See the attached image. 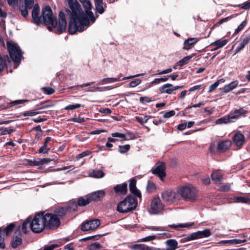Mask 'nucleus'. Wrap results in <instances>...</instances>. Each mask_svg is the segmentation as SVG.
Instances as JSON below:
<instances>
[{"label":"nucleus","mask_w":250,"mask_h":250,"mask_svg":"<svg viewBox=\"0 0 250 250\" xmlns=\"http://www.w3.org/2000/svg\"><path fill=\"white\" fill-rule=\"evenodd\" d=\"M70 10L67 11L70 18L69 23V32L71 34H75L77 31H83L84 26H88L90 21L94 23L96 18L94 16L91 10L92 8V4L89 0H81L86 15L81 8V5L76 0H67Z\"/></svg>","instance_id":"1"},{"label":"nucleus","mask_w":250,"mask_h":250,"mask_svg":"<svg viewBox=\"0 0 250 250\" xmlns=\"http://www.w3.org/2000/svg\"><path fill=\"white\" fill-rule=\"evenodd\" d=\"M137 206V201L131 196H127L117 206V210L121 213H126L134 209Z\"/></svg>","instance_id":"2"},{"label":"nucleus","mask_w":250,"mask_h":250,"mask_svg":"<svg viewBox=\"0 0 250 250\" xmlns=\"http://www.w3.org/2000/svg\"><path fill=\"white\" fill-rule=\"evenodd\" d=\"M43 21L48 25L47 28L51 31L52 27L55 28L57 25V19L53 15L52 11L49 6H46L42 10V15Z\"/></svg>","instance_id":"3"},{"label":"nucleus","mask_w":250,"mask_h":250,"mask_svg":"<svg viewBox=\"0 0 250 250\" xmlns=\"http://www.w3.org/2000/svg\"><path fill=\"white\" fill-rule=\"evenodd\" d=\"M43 219V213L41 212L36 215L32 221L31 220L30 227L34 232L40 233L46 227Z\"/></svg>","instance_id":"4"},{"label":"nucleus","mask_w":250,"mask_h":250,"mask_svg":"<svg viewBox=\"0 0 250 250\" xmlns=\"http://www.w3.org/2000/svg\"><path fill=\"white\" fill-rule=\"evenodd\" d=\"M178 193L186 200L194 201L197 197V191L192 186H185L181 188L178 190Z\"/></svg>","instance_id":"5"},{"label":"nucleus","mask_w":250,"mask_h":250,"mask_svg":"<svg viewBox=\"0 0 250 250\" xmlns=\"http://www.w3.org/2000/svg\"><path fill=\"white\" fill-rule=\"evenodd\" d=\"M7 46L10 57L15 62H18L21 61V51L20 47L16 43L10 41L7 42Z\"/></svg>","instance_id":"6"},{"label":"nucleus","mask_w":250,"mask_h":250,"mask_svg":"<svg viewBox=\"0 0 250 250\" xmlns=\"http://www.w3.org/2000/svg\"><path fill=\"white\" fill-rule=\"evenodd\" d=\"M161 196L163 201L168 205L177 203L181 200V196L178 191H165L162 193Z\"/></svg>","instance_id":"7"},{"label":"nucleus","mask_w":250,"mask_h":250,"mask_svg":"<svg viewBox=\"0 0 250 250\" xmlns=\"http://www.w3.org/2000/svg\"><path fill=\"white\" fill-rule=\"evenodd\" d=\"M246 111L243 108H240L235 110L234 112L230 113L228 116L221 118L216 121L217 124H227L229 123L231 120L237 119L240 116L244 114Z\"/></svg>","instance_id":"8"},{"label":"nucleus","mask_w":250,"mask_h":250,"mask_svg":"<svg viewBox=\"0 0 250 250\" xmlns=\"http://www.w3.org/2000/svg\"><path fill=\"white\" fill-rule=\"evenodd\" d=\"M43 220L46 227L53 228L59 226L60 221L57 216L52 213L43 214Z\"/></svg>","instance_id":"9"},{"label":"nucleus","mask_w":250,"mask_h":250,"mask_svg":"<svg viewBox=\"0 0 250 250\" xmlns=\"http://www.w3.org/2000/svg\"><path fill=\"white\" fill-rule=\"evenodd\" d=\"M100 225V221L99 219H96L86 221L81 226V229L83 231H86L97 229Z\"/></svg>","instance_id":"10"},{"label":"nucleus","mask_w":250,"mask_h":250,"mask_svg":"<svg viewBox=\"0 0 250 250\" xmlns=\"http://www.w3.org/2000/svg\"><path fill=\"white\" fill-rule=\"evenodd\" d=\"M163 208V205L159 198H154L151 204L150 212L152 214H157L160 212Z\"/></svg>","instance_id":"11"},{"label":"nucleus","mask_w":250,"mask_h":250,"mask_svg":"<svg viewBox=\"0 0 250 250\" xmlns=\"http://www.w3.org/2000/svg\"><path fill=\"white\" fill-rule=\"evenodd\" d=\"M15 225L14 224L11 223L7 226L6 228L3 230V231H1L0 229V248L4 249L5 247V244L4 243V235L5 234L6 235H9L12 231Z\"/></svg>","instance_id":"12"},{"label":"nucleus","mask_w":250,"mask_h":250,"mask_svg":"<svg viewBox=\"0 0 250 250\" xmlns=\"http://www.w3.org/2000/svg\"><path fill=\"white\" fill-rule=\"evenodd\" d=\"M152 170V173L158 175L161 180L166 176L165 167L163 163H157Z\"/></svg>","instance_id":"13"},{"label":"nucleus","mask_w":250,"mask_h":250,"mask_svg":"<svg viewBox=\"0 0 250 250\" xmlns=\"http://www.w3.org/2000/svg\"><path fill=\"white\" fill-rule=\"evenodd\" d=\"M66 27V21L65 20V14L62 12L59 13V21L57 28V32L62 33L64 31Z\"/></svg>","instance_id":"14"},{"label":"nucleus","mask_w":250,"mask_h":250,"mask_svg":"<svg viewBox=\"0 0 250 250\" xmlns=\"http://www.w3.org/2000/svg\"><path fill=\"white\" fill-rule=\"evenodd\" d=\"M40 8L38 4H35L33 6L32 12V20L34 23L39 24L42 23L41 17L39 16Z\"/></svg>","instance_id":"15"},{"label":"nucleus","mask_w":250,"mask_h":250,"mask_svg":"<svg viewBox=\"0 0 250 250\" xmlns=\"http://www.w3.org/2000/svg\"><path fill=\"white\" fill-rule=\"evenodd\" d=\"M233 140L236 146L238 147H241L244 145L245 142V138L242 133L238 132L234 135Z\"/></svg>","instance_id":"16"},{"label":"nucleus","mask_w":250,"mask_h":250,"mask_svg":"<svg viewBox=\"0 0 250 250\" xmlns=\"http://www.w3.org/2000/svg\"><path fill=\"white\" fill-rule=\"evenodd\" d=\"M136 181L134 179H131L130 180L129 188L130 192L135 196L141 198V193L140 191L136 187Z\"/></svg>","instance_id":"17"},{"label":"nucleus","mask_w":250,"mask_h":250,"mask_svg":"<svg viewBox=\"0 0 250 250\" xmlns=\"http://www.w3.org/2000/svg\"><path fill=\"white\" fill-rule=\"evenodd\" d=\"M223 174L220 170H216L211 174L212 181L215 184H220L223 180Z\"/></svg>","instance_id":"18"},{"label":"nucleus","mask_w":250,"mask_h":250,"mask_svg":"<svg viewBox=\"0 0 250 250\" xmlns=\"http://www.w3.org/2000/svg\"><path fill=\"white\" fill-rule=\"evenodd\" d=\"M105 195V192L103 190H98L92 193L90 195H88L91 201H98L100 200L101 198L103 197Z\"/></svg>","instance_id":"19"},{"label":"nucleus","mask_w":250,"mask_h":250,"mask_svg":"<svg viewBox=\"0 0 250 250\" xmlns=\"http://www.w3.org/2000/svg\"><path fill=\"white\" fill-rule=\"evenodd\" d=\"M250 41V35H248L244 39H242V42L239 43L238 46L236 47L235 50V53L233 55L240 52L243 50L245 46Z\"/></svg>","instance_id":"20"},{"label":"nucleus","mask_w":250,"mask_h":250,"mask_svg":"<svg viewBox=\"0 0 250 250\" xmlns=\"http://www.w3.org/2000/svg\"><path fill=\"white\" fill-rule=\"evenodd\" d=\"M52 139L50 137H47L45 138L43 146L40 148L39 150V153L44 154L48 153V150L50 149L48 146H51L50 144H48V143Z\"/></svg>","instance_id":"21"},{"label":"nucleus","mask_w":250,"mask_h":250,"mask_svg":"<svg viewBox=\"0 0 250 250\" xmlns=\"http://www.w3.org/2000/svg\"><path fill=\"white\" fill-rule=\"evenodd\" d=\"M114 190L117 193L125 194L127 192V184L124 183L117 185L114 187Z\"/></svg>","instance_id":"22"},{"label":"nucleus","mask_w":250,"mask_h":250,"mask_svg":"<svg viewBox=\"0 0 250 250\" xmlns=\"http://www.w3.org/2000/svg\"><path fill=\"white\" fill-rule=\"evenodd\" d=\"M231 145V142L230 140H226L220 142L218 145V149L222 151H225L228 149Z\"/></svg>","instance_id":"23"},{"label":"nucleus","mask_w":250,"mask_h":250,"mask_svg":"<svg viewBox=\"0 0 250 250\" xmlns=\"http://www.w3.org/2000/svg\"><path fill=\"white\" fill-rule=\"evenodd\" d=\"M159 90L161 93L171 94L173 91L172 85L170 83H166L159 88Z\"/></svg>","instance_id":"24"},{"label":"nucleus","mask_w":250,"mask_h":250,"mask_svg":"<svg viewBox=\"0 0 250 250\" xmlns=\"http://www.w3.org/2000/svg\"><path fill=\"white\" fill-rule=\"evenodd\" d=\"M96 11L100 14H103L104 11L103 0H94Z\"/></svg>","instance_id":"25"},{"label":"nucleus","mask_w":250,"mask_h":250,"mask_svg":"<svg viewBox=\"0 0 250 250\" xmlns=\"http://www.w3.org/2000/svg\"><path fill=\"white\" fill-rule=\"evenodd\" d=\"M198 42V39L197 38H189L186 40L184 42L183 49L184 50H188L190 49V46L193 45L196 43Z\"/></svg>","instance_id":"26"},{"label":"nucleus","mask_w":250,"mask_h":250,"mask_svg":"<svg viewBox=\"0 0 250 250\" xmlns=\"http://www.w3.org/2000/svg\"><path fill=\"white\" fill-rule=\"evenodd\" d=\"M238 84L237 81H234L226 85L223 88V90L225 93H228L230 91L234 89Z\"/></svg>","instance_id":"27"},{"label":"nucleus","mask_w":250,"mask_h":250,"mask_svg":"<svg viewBox=\"0 0 250 250\" xmlns=\"http://www.w3.org/2000/svg\"><path fill=\"white\" fill-rule=\"evenodd\" d=\"M22 242V239L20 236L14 235L11 242V245L13 248H16L19 245H21Z\"/></svg>","instance_id":"28"},{"label":"nucleus","mask_w":250,"mask_h":250,"mask_svg":"<svg viewBox=\"0 0 250 250\" xmlns=\"http://www.w3.org/2000/svg\"><path fill=\"white\" fill-rule=\"evenodd\" d=\"M194 225V222H188L184 224H179L178 225H170L169 226V227L172 229H174L179 230L180 228H188L189 227L193 226Z\"/></svg>","instance_id":"29"},{"label":"nucleus","mask_w":250,"mask_h":250,"mask_svg":"<svg viewBox=\"0 0 250 250\" xmlns=\"http://www.w3.org/2000/svg\"><path fill=\"white\" fill-rule=\"evenodd\" d=\"M90 202H91V200L89 195L80 198L77 201L79 206H85L88 205Z\"/></svg>","instance_id":"30"},{"label":"nucleus","mask_w":250,"mask_h":250,"mask_svg":"<svg viewBox=\"0 0 250 250\" xmlns=\"http://www.w3.org/2000/svg\"><path fill=\"white\" fill-rule=\"evenodd\" d=\"M90 175L92 177L100 178L103 177L104 174L101 170H94L90 174Z\"/></svg>","instance_id":"31"},{"label":"nucleus","mask_w":250,"mask_h":250,"mask_svg":"<svg viewBox=\"0 0 250 250\" xmlns=\"http://www.w3.org/2000/svg\"><path fill=\"white\" fill-rule=\"evenodd\" d=\"M228 42V40H218L212 43V45L216 46L215 49H218L225 46Z\"/></svg>","instance_id":"32"},{"label":"nucleus","mask_w":250,"mask_h":250,"mask_svg":"<svg viewBox=\"0 0 250 250\" xmlns=\"http://www.w3.org/2000/svg\"><path fill=\"white\" fill-rule=\"evenodd\" d=\"M121 79L120 78H105L103 79L101 82L100 83L102 84L110 83H113L117 81H121Z\"/></svg>","instance_id":"33"},{"label":"nucleus","mask_w":250,"mask_h":250,"mask_svg":"<svg viewBox=\"0 0 250 250\" xmlns=\"http://www.w3.org/2000/svg\"><path fill=\"white\" fill-rule=\"evenodd\" d=\"M200 235L198 231L195 232H193L187 236L185 239L187 241H189L197 239H199Z\"/></svg>","instance_id":"34"},{"label":"nucleus","mask_w":250,"mask_h":250,"mask_svg":"<svg viewBox=\"0 0 250 250\" xmlns=\"http://www.w3.org/2000/svg\"><path fill=\"white\" fill-rule=\"evenodd\" d=\"M200 235L198 231L195 232H193L187 236L185 239L187 241H189L197 239H199Z\"/></svg>","instance_id":"35"},{"label":"nucleus","mask_w":250,"mask_h":250,"mask_svg":"<svg viewBox=\"0 0 250 250\" xmlns=\"http://www.w3.org/2000/svg\"><path fill=\"white\" fill-rule=\"evenodd\" d=\"M78 206H79L77 202L71 201L69 202L66 209L69 210L70 211L76 210Z\"/></svg>","instance_id":"36"},{"label":"nucleus","mask_w":250,"mask_h":250,"mask_svg":"<svg viewBox=\"0 0 250 250\" xmlns=\"http://www.w3.org/2000/svg\"><path fill=\"white\" fill-rule=\"evenodd\" d=\"M198 232L200 238L208 237L211 235V233L209 229H205L202 231H198Z\"/></svg>","instance_id":"37"},{"label":"nucleus","mask_w":250,"mask_h":250,"mask_svg":"<svg viewBox=\"0 0 250 250\" xmlns=\"http://www.w3.org/2000/svg\"><path fill=\"white\" fill-rule=\"evenodd\" d=\"M193 55L188 56L184 57L183 59L179 61L177 63V65L180 66H182L186 64H187L188 62L192 58Z\"/></svg>","instance_id":"38"},{"label":"nucleus","mask_w":250,"mask_h":250,"mask_svg":"<svg viewBox=\"0 0 250 250\" xmlns=\"http://www.w3.org/2000/svg\"><path fill=\"white\" fill-rule=\"evenodd\" d=\"M103 248L102 246L98 242H95L88 246V250H97Z\"/></svg>","instance_id":"39"},{"label":"nucleus","mask_w":250,"mask_h":250,"mask_svg":"<svg viewBox=\"0 0 250 250\" xmlns=\"http://www.w3.org/2000/svg\"><path fill=\"white\" fill-rule=\"evenodd\" d=\"M31 218L28 217L22 224L21 229L22 231L26 233L27 231V228L31 223Z\"/></svg>","instance_id":"40"},{"label":"nucleus","mask_w":250,"mask_h":250,"mask_svg":"<svg viewBox=\"0 0 250 250\" xmlns=\"http://www.w3.org/2000/svg\"><path fill=\"white\" fill-rule=\"evenodd\" d=\"M234 199L237 202H241L243 203H248L250 201V199L244 196H237L234 197Z\"/></svg>","instance_id":"41"},{"label":"nucleus","mask_w":250,"mask_h":250,"mask_svg":"<svg viewBox=\"0 0 250 250\" xmlns=\"http://www.w3.org/2000/svg\"><path fill=\"white\" fill-rule=\"evenodd\" d=\"M40 112L36 111L35 110L26 111L22 113L23 116H33L41 113Z\"/></svg>","instance_id":"42"},{"label":"nucleus","mask_w":250,"mask_h":250,"mask_svg":"<svg viewBox=\"0 0 250 250\" xmlns=\"http://www.w3.org/2000/svg\"><path fill=\"white\" fill-rule=\"evenodd\" d=\"M149 118L150 116L145 115L141 117H136V119L140 124H143L145 123H146Z\"/></svg>","instance_id":"43"},{"label":"nucleus","mask_w":250,"mask_h":250,"mask_svg":"<svg viewBox=\"0 0 250 250\" xmlns=\"http://www.w3.org/2000/svg\"><path fill=\"white\" fill-rule=\"evenodd\" d=\"M133 249L139 248L140 250H155V248H151L147 246H145L143 245H135L132 247Z\"/></svg>","instance_id":"44"},{"label":"nucleus","mask_w":250,"mask_h":250,"mask_svg":"<svg viewBox=\"0 0 250 250\" xmlns=\"http://www.w3.org/2000/svg\"><path fill=\"white\" fill-rule=\"evenodd\" d=\"M130 149V146L129 145H125L123 146H119V151L121 153H124L127 152Z\"/></svg>","instance_id":"45"},{"label":"nucleus","mask_w":250,"mask_h":250,"mask_svg":"<svg viewBox=\"0 0 250 250\" xmlns=\"http://www.w3.org/2000/svg\"><path fill=\"white\" fill-rule=\"evenodd\" d=\"M156 189V186L155 184L151 182H148L146 187V190L148 192H153Z\"/></svg>","instance_id":"46"},{"label":"nucleus","mask_w":250,"mask_h":250,"mask_svg":"<svg viewBox=\"0 0 250 250\" xmlns=\"http://www.w3.org/2000/svg\"><path fill=\"white\" fill-rule=\"evenodd\" d=\"M81 106H82L81 104H70V105L66 106L64 107V109L66 110H74L76 108H78L80 107Z\"/></svg>","instance_id":"47"},{"label":"nucleus","mask_w":250,"mask_h":250,"mask_svg":"<svg viewBox=\"0 0 250 250\" xmlns=\"http://www.w3.org/2000/svg\"><path fill=\"white\" fill-rule=\"evenodd\" d=\"M29 8L26 7V6H25L24 7L22 6L20 8V10L21 12V14L23 17L25 18L26 17L28 14V12L27 10Z\"/></svg>","instance_id":"48"},{"label":"nucleus","mask_w":250,"mask_h":250,"mask_svg":"<svg viewBox=\"0 0 250 250\" xmlns=\"http://www.w3.org/2000/svg\"><path fill=\"white\" fill-rule=\"evenodd\" d=\"M141 83V80L140 79H136L135 80L131 81L129 83V86L131 87H135L140 84Z\"/></svg>","instance_id":"49"},{"label":"nucleus","mask_w":250,"mask_h":250,"mask_svg":"<svg viewBox=\"0 0 250 250\" xmlns=\"http://www.w3.org/2000/svg\"><path fill=\"white\" fill-rule=\"evenodd\" d=\"M246 21H243L237 27V28L235 30L234 32V34H238L240 31H241L246 26Z\"/></svg>","instance_id":"50"},{"label":"nucleus","mask_w":250,"mask_h":250,"mask_svg":"<svg viewBox=\"0 0 250 250\" xmlns=\"http://www.w3.org/2000/svg\"><path fill=\"white\" fill-rule=\"evenodd\" d=\"M112 136L113 137H118V138H121L123 139V140H126L125 135L124 134L121 133H118V132L113 133L112 134Z\"/></svg>","instance_id":"51"},{"label":"nucleus","mask_w":250,"mask_h":250,"mask_svg":"<svg viewBox=\"0 0 250 250\" xmlns=\"http://www.w3.org/2000/svg\"><path fill=\"white\" fill-rule=\"evenodd\" d=\"M71 121L76 123H82L84 122L85 120L83 118L74 116L71 119Z\"/></svg>","instance_id":"52"},{"label":"nucleus","mask_w":250,"mask_h":250,"mask_svg":"<svg viewBox=\"0 0 250 250\" xmlns=\"http://www.w3.org/2000/svg\"><path fill=\"white\" fill-rule=\"evenodd\" d=\"M14 129L10 127L5 128L1 132V135H5L6 134H10L14 131Z\"/></svg>","instance_id":"53"},{"label":"nucleus","mask_w":250,"mask_h":250,"mask_svg":"<svg viewBox=\"0 0 250 250\" xmlns=\"http://www.w3.org/2000/svg\"><path fill=\"white\" fill-rule=\"evenodd\" d=\"M34 0H24L25 6L29 9H31L33 5Z\"/></svg>","instance_id":"54"},{"label":"nucleus","mask_w":250,"mask_h":250,"mask_svg":"<svg viewBox=\"0 0 250 250\" xmlns=\"http://www.w3.org/2000/svg\"><path fill=\"white\" fill-rule=\"evenodd\" d=\"M175 114V112L174 110H170L168 112H167L163 115V117L165 118H169L173 116H174Z\"/></svg>","instance_id":"55"},{"label":"nucleus","mask_w":250,"mask_h":250,"mask_svg":"<svg viewBox=\"0 0 250 250\" xmlns=\"http://www.w3.org/2000/svg\"><path fill=\"white\" fill-rule=\"evenodd\" d=\"M42 89L45 93L49 95L52 94L55 92L54 89L50 87H44Z\"/></svg>","instance_id":"56"},{"label":"nucleus","mask_w":250,"mask_h":250,"mask_svg":"<svg viewBox=\"0 0 250 250\" xmlns=\"http://www.w3.org/2000/svg\"><path fill=\"white\" fill-rule=\"evenodd\" d=\"M230 189V185L228 184L220 188L219 190L221 191H228Z\"/></svg>","instance_id":"57"},{"label":"nucleus","mask_w":250,"mask_h":250,"mask_svg":"<svg viewBox=\"0 0 250 250\" xmlns=\"http://www.w3.org/2000/svg\"><path fill=\"white\" fill-rule=\"evenodd\" d=\"M156 238L155 235H150L144 238H143L141 241L142 242H147V241H150L151 240H153Z\"/></svg>","instance_id":"58"},{"label":"nucleus","mask_w":250,"mask_h":250,"mask_svg":"<svg viewBox=\"0 0 250 250\" xmlns=\"http://www.w3.org/2000/svg\"><path fill=\"white\" fill-rule=\"evenodd\" d=\"M218 83L215 82L214 83L211 84L209 87V92H211L214 90L218 86Z\"/></svg>","instance_id":"59"},{"label":"nucleus","mask_w":250,"mask_h":250,"mask_svg":"<svg viewBox=\"0 0 250 250\" xmlns=\"http://www.w3.org/2000/svg\"><path fill=\"white\" fill-rule=\"evenodd\" d=\"M151 100L147 97H141L140 98V102L142 103H149Z\"/></svg>","instance_id":"60"},{"label":"nucleus","mask_w":250,"mask_h":250,"mask_svg":"<svg viewBox=\"0 0 250 250\" xmlns=\"http://www.w3.org/2000/svg\"><path fill=\"white\" fill-rule=\"evenodd\" d=\"M29 101L28 100H15L11 102L12 104H22L25 102H28Z\"/></svg>","instance_id":"61"},{"label":"nucleus","mask_w":250,"mask_h":250,"mask_svg":"<svg viewBox=\"0 0 250 250\" xmlns=\"http://www.w3.org/2000/svg\"><path fill=\"white\" fill-rule=\"evenodd\" d=\"M231 19V17H228L227 18H223L222 19H221L216 24V25L218 26L220 24H221L222 23L225 22H226L227 21H228L229 19Z\"/></svg>","instance_id":"62"},{"label":"nucleus","mask_w":250,"mask_h":250,"mask_svg":"<svg viewBox=\"0 0 250 250\" xmlns=\"http://www.w3.org/2000/svg\"><path fill=\"white\" fill-rule=\"evenodd\" d=\"M231 244H240L246 242V240L232 239L231 240Z\"/></svg>","instance_id":"63"},{"label":"nucleus","mask_w":250,"mask_h":250,"mask_svg":"<svg viewBox=\"0 0 250 250\" xmlns=\"http://www.w3.org/2000/svg\"><path fill=\"white\" fill-rule=\"evenodd\" d=\"M250 7V1L245 2L241 5V8L244 9H247Z\"/></svg>","instance_id":"64"}]
</instances>
